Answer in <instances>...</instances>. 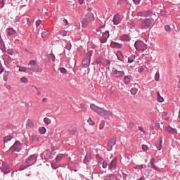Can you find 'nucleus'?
Returning <instances> with one entry per match:
<instances>
[{
  "label": "nucleus",
  "mask_w": 180,
  "mask_h": 180,
  "mask_svg": "<svg viewBox=\"0 0 180 180\" xmlns=\"http://www.w3.org/2000/svg\"><path fill=\"white\" fill-rule=\"evenodd\" d=\"M92 56V51H89L84 57V59L82 61V65L84 68L89 67L91 64V57Z\"/></svg>",
  "instance_id": "nucleus-4"
},
{
  "label": "nucleus",
  "mask_w": 180,
  "mask_h": 180,
  "mask_svg": "<svg viewBox=\"0 0 180 180\" xmlns=\"http://www.w3.org/2000/svg\"><path fill=\"white\" fill-rule=\"evenodd\" d=\"M134 127V122H129L128 124V129H133Z\"/></svg>",
  "instance_id": "nucleus-44"
},
{
  "label": "nucleus",
  "mask_w": 180,
  "mask_h": 180,
  "mask_svg": "<svg viewBox=\"0 0 180 180\" xmlns=\"http://www.w3.org/2000/svg\"><path fill=\"white\" fill-rule=\"evenodd\" d=\"M28 65H34V68L32 70L34 72H41V71H43V69L39 67V65H37L36 60H30L28 63Z\"/></svg>",
  "instance_id": "nucleus-6"
},
{
  "label": "nucleus",
  "mask_w": 180,
  "mask_h": 180,
  "mask_svg": "<svg viewBox=\"0 0 180 180\" xmlns=\"http://www.w3.org/2000/svg\"><path fill=\"white\" fill-rule=\"evenodd\" d=\"M27 167H30V165L29 164L25 163L24 165H22L20 167L19 170L23 171V169H26V168H27Z\"/></svg>",
  "instance_id": "nucleus-26"
},
{
  "label": "nucleus",
  "mask_w": 180,
  "mask_h": 180,
  "mask_svg": "<svg viewBox=\"0 0 180 180\" xmlns=\"http://www.w3.org/2000/svg\"><path fill=\"white\" fill-rule=\"evenodd\" d=\"M37 157L36 155H32L29 157L28 160L25 161V164H29V165H32V164H34L36 162Z\"/></svg>",
  "instance_id": "nucleus-9"
},
{
  "label": "nucleus",
  "mask_w": 180,
  "mask_h": 180,
  "mask_svg": "<svg viewBox=\"0 0 180 180\" xmlns=\"http://www.w3.org/2000/svg\"><path fill=\"white\" fill-rule=\"evenodd\" d=\"M47 36H49V31H46V32H43L41 33V37L43 39H44V37H47Z\"/></svg>",
  "instance_id": "nucleus-36"
},
{
  "label": "nucleus",
  "mask_w": 180,
  "mask_h": 180,
  "mask_svg": "<svg viewBox=\"0 0 180 180\" xmlns=\"http://www.w3.org/2000/svg\"><path fill=\"white\" fill-rule=\"evenodd\" d=\"M100 41L101 43H106V41H108V39L103 37V38L100 39Z\"/></svg>",
  "instance_id": "nucleus-49"
},
{
  "label": "nucleus",
  "mask_w": 180,
  "mask_h": 180,
  "mask_svg": "<svg viewBox=\"0 0 180 180\" xmlns=\"http://www.w3.org/2000/svg\"><path fill=\"white\" fill-rule=\"evenodd\" d=\"M80 108L83 112H86V108L85 107L84 103L80 104Z\"/></svg>",
  "instance_id": "nucleus-42"
},
{
  "label": "nucleus",
  "mask_w": 180,
  "mask_h": 180,
  "mask_svg": "<svg viewBox=\"0 0 180 180\" xmlns=\"http://www.w3.org/2000/svg\"><path fill=\"white\" fill-rule=\"evenodd\" d=\"M156 147L158 150H161V148H162V139H160L159 141V142L156 144Z\"/></svg>",
  "instance_id": "nucleus-23"
},
{
  "label": "nucleus",
  "mask_w": 180,
  "mask_h": 180,
  "mask_svg": "<svg viewBox=\"0 0 180 180\" xmlns=\"http://www.w3.org/2000/svg\"><path fill=\"white\" fill-rule=\"evenodd\" d=\"M40 25H41V20H38L36 21V27H39V26H40Z\"/></svg>",
  "instance_id": "nucleus-48"
},
{
  "label": "nucleus",
  "mask_w": 180,
  "mask_h": 180,
  "mask_svg": "<svg viewBox=\"0 0 180 180\" xmlns=\"http://www.w3.org/2000/svg\"><path fill=\"white\" fill-rule=\"evenodd\" d=\"M12 139H13V137L12 136H5L4 139V143H8V141H11V140H12Z\"/></svg>",
  "instance_id": "nucleus-28"
},
{
  "label": "nucleus",
  "mask_w": 180,
  "mask_h": 180,
  "mask_svg": "<svg viewBox=\"0 0 180 180\" xmlns=\"http://www.w3.org/2000/svg\"><path fill=\"white\" fill-rule=\"evenodd\" d=\"M151 23H153L152 19L146 18L141 21V29H148L151 26Z\"/></svg>",
  "instance_id": "nucleus-5"
},
{
  "label": "nucleus",
  "mask_w": 180,
  "mask_h": 180,
  "mask_svg": "<svg viewBox=\"0 0 180 180\" xmlns=\"http://www.w3.org/2000/svg\"><path fill=\"white\" fill-rule=\"evenodd\" d=\"M39 131L40 134H46V127H40L39 129Z\"/></svg>",
  "instance_id": "nucleus-27"
},
{
  "label": "nucleus",
  "mask_w": 180,
  "mask_h": 180,
  "mask_svg": "<svg viewBox=\"0 0 180 180\" xmlns=\"http://www.w3.org/2000/svg\"><path fill=\"white\" fill-rule=\"evenodd\" d=\"M162 119L164 120H169V117H168V113L166 112H163L162 114Z\"/></svg>",
  "instance_id": "nucleus-22"
},
{
  "label": "nucleus",
  "mask_w": 180,
  "mask_h": 180,
  "mask_svg": "<svg viewBox=\"0 0 180 180\" xmlns=\"http://www.w3.org/2000/svg\"><path fill=\"white\" fill-rule=\"evenodd\" d=\"M66 49H67V50H71V44H68L66 45Z\"/></svg>",
  "instance_id": "nucleus-64"
},
{
  "label": "nucleus",
  "mask_w": 180,
  "mask_h": 180,
  "mask_svg": "<svg viewBox=\"0 0 180 180\" xmlns=\"http://www.w3.org/2000/svg\"><path fill=\"white\" fill-rule=\"evenodd\" d=\"M95 20V16H94V14L92 13H88L86 14L84 18L82 20V27L85 28L89 25V23H91V22H94Z\"/></svg>",
  "instance_id": "nucleus-2"
},
{
  "label": "nucleus",
  "mask_w": 180,
  "mask_h": 180,
  "mask_svg": "<svg viewBox=\"0 0 180 180\" xmlns=\"http://www.w3.org/2000/svg\"><path fill=\"white\" fill-rule=\"evenodd\" d=\"M63 158H64V155L63 154H59L56 157V160L57 161H61V160H63Z\"/></svg>",
  "instance_id": "nucleus-32"
},
{
  "label": "nucleus",
  "mask_w": 180,
  "mask_h": 180,
  "mask_svg": "<svg viewBox=\"0 0 180 180\" xmlns=\"http://www.w3.org/2000/svg\"><path fill=\"white\" fill-rule=\"evenodd\" d=\"M34 88H35V89H36V91L37 92V95L40 96L41 94V91H40V89H39V88H37L36 86H34Z\"/></svg>",
  "instance_id": "nucleus-55"
},
{
  "label": "nucleus",
  "mask_w": 180,
  "mask_h": 180,
  "mask_svg": "<svg viewBox=\"0 0 180 180\" xmlns=\"http://www.w3.org/2000/svg\"><path fill=\"white\" fill-rule=\"evenodd\" d=\"M27 70V68H26V67L20 66L18 71H20V72H26Z\"/></svg>",
  "instance_id": "nucleus-29"
},
{
  "label": "nucleus",
  "mask_w": 180,
  "mask_h": 180,
  "mask_svg": "<svg viewBox=\"0 0 180 180\" xmlns=\"http://www.w3.org/2000/svg\"><path fill=\"white\" fill-rule=\"evenodd\" d=\"M165 131H168V133H171L172 134H174V133H176V129H173L169 126L165 128Z\"/></svg>",
  "instance_id": "nucleus-17"
},
{
  "label": "nucleus",
  "mask_w": 180,
  "mask_h": 180,
  "mask_svg": "<svg viewBox=\"0 0 180 180\" xmlns=\"http://www.w3.org/2000/svg\"><path fill=\"white\" fill-rule=\"evenodd\" d=\"M103 37H104L105 39H109V31H105L103 34Z\"/></svg>",
  "instance_id": "nucleus-34"
},
{
  "label": "nucleus",
  "mask_w": 180,
  "mask_h": 180,
  "mask_svg": "<svg viewBox=\"0 0 180 180\" xmlns=\"http://www.w3.org/2000/svg\"><path fill=\"white\" fill-rule=\"evenodd\" d=\"M135 169H143V165H136L134 167Z\"/></svg>",
  "instance_id": "nucleus-57"
},
{
  "label": "nucleus",
  "mask_w": 180,
  "mask_h": 180,
  "mask_svg": "<svg viewBox=\"0 0 180 180\" xmlns=\"http://www.w3.org/2000/svg\"><path fill=\"white\" fill-rule=\"evenodd\" d=\"M27 124L28 127H34V124L33 123V122H32V120H28Z\"/></svg>",
  "instance_id": "nucleus-41"
},
{
  "label": "nucleus",
  "mask_w": 180,
  "mask_h": 180,
  "mask_svg": "<svg viewBox=\"0 0 180 180\" xmlns=\"http://www.w3.org/2000/svg\"><path fill=\"white\" fill-rule=\"evenodd\" d=\"M134 61V56H130L128 58V63H133Z\"/></svg>",
  "instance_id": "nucleus-46"
},
{
  "label": "nucleus",
  "mask_w": 180,
  "mask_h": 180,
  "mask_svg": "<svg viewBox=\"0 0 180 180\" xmlns=\"http://www.w3.org/2000/svg\"><path fill=\"white\" fill-rule=\"evenodd\" d=\"M114 25H119L120 23V16L119 14H116L112 20Z\"/></svg>",
  "instance_id": "nucleus-14"
},
{
  "label": "nucleus",
  "mask_w": 180,
  "mask_h": 180,
  "mask_svg": "<svg viewBox=\"0 0 180 180\" xmlns=\"http://www.w3.org/2000/svg\"><path fill=\"white\" fill-rule=\"evenodd\" d=\"M50 57H51L52 61H56V56H54V54L51 53L50 55Z\"/></svg>",
  "instance_id": "nucleus-60"
},
{
  "label": "nucleus",
  "mask_w": 180,
  "mask_h": 180,
  "mask_svg": "<svg viewBox=\"0 0 180 180\" xmlns=\"http://www.w3.org/2000/svg\"><path fill=\"white\" fill-rule=\"evenodd\" d=\"M6 33L8 34V36H13V34L16 33V31L13 30V28H8Z\"/></svg>",
  "instance_id": "nucleus-16"
},
{
  "label": "nucleus",
  "mask_w": 180,
  "mask_h": 180,
  "mask_svg": "<svg viewBox=\"0 0 180 180\" xmlns=\"http://www.w3.org/2000/svg\"><path fill=\"white\" fill-rule=\"evenodd\" d=\"M131 95H136V94H137V91L135 89H131Z\"/></svg>",
  "instance_id": "nucleus-54"
},
{
  "label": "nucleus",
  "mask_w": 180,
  "mask_h": 180,
  "mask_svg": "<svg viewBox=\"0 0 180 180\" xmlns=\"http://www.w3.org/2000/svg\"><path fill=\"white\" fill-rule=\"evenodd\" d=\"M158 101L160 103L164 102V98H162L161 95H160L159 92H158Z\"/></svg>",
  "instance_id": "nucleus-30"
},
{
  "label": "nucleus",
  "mask_w": 180,
  "mask_h": 180,
  "mask_svg": "<svg viewBox=\"0 0 180 180\" xmlns=\"http://www.w3.org/2000/svg\"><path fill=\"white\" fill-rule=\"evenodd\" d=\"M142 150L143 151H147V150H148V146H147L146 145H143Z\"/></svg>",
  "instance_id": "nucleus-52"
},
{
  "label": "nucleus",
  "mask_w": 180,
  "mask_h": 180,
  "mask_svg": "<svg viewBox=\"0 0 180 180\" xmlns=\"http://www.w3.org/2000/svg\"><path fill=\"white\" fill-rule=\"evenodd\" d=\"M87 122L91 126H94V124H95V122H94L91 118H89Z\"/></svg>",
  "instance_id": "nucleus-39"
},
{
  "label": "nucleus",
  "mask_w": 180,
  "mask_h": 180,
  "mask_svg": "<svg viewBox=\"0 0 180 180\" xmlns=\"http://www.w3.org/2000/svg\"><path fill=\"white\" fill-rule=\"evenodd\" d=\"M165 30H166V32H170L171 31V27H169V25H165Z\"/></svg>",
  "instance_id": "nucleus-50"
},
{
  "label": "nucleus",
  "mask_w": 180,
  "mask_h": 180,
  "mask_svg": "<svg viewBox=\"0 0 180 180\" xmlns=\"http://www.w3.org/2000/svg\"><path fill=\"white\" fill-rule=\"evenodd\" d=\"M90 108L91 110H94V112H96L97 115H99L100 116H112L113 114L110 111L105 110V109H103L102 108L92 103L90 105Z\"/></svg>",
  "instance_id": "nucleus-1"
},
{
  "label": "nucleus",
  "mask_w": 180,
  "mask_h": 180,
  "mask_svg": "<svg viewBox=\"0 0 180 180\" xmlns=\"http://www.w3.org/2000/svg\"><path fill=\"white\" fill-rule=\"evenodd\" d=\"M11 151H15L17 153H19V151L22 150V145L20 144V142L16 141L11 148Z\"/></svg>",
  "instance_id": "nucleus-7"
},
{
  "label": "nucleus",
  "mask_w": 180,
  "mask_h": 180,
  "mask_svg": "<svg viewBox=\"0 0 180 180\" xmlns=\"http://www.w3.org/2000/svg\"><path fill=\"white\" fill-rule=\"evenodd\" d=\"M106 180H115L116 179V176L115 174H110L106 176Z\"/></svg>",
  "instance_id": "nucleus-25"
},
{
  "label": "nucleus",
  "mask_w": 180,
  "mask_h": 180,
  "mask_svg": "<svg viewBox=\"0 0 180 180\" xmlns=\"http://www.w3.org/2000/svg\"><path fill=\"white\" fill-rule=\"evenodd\" d=\"M117 162V158H115L109 165L110 169H116V164Z\"/></svg>",
  "instance_id": "nucleus-12"
},
{
  "label": "nucleus",
  "mask_w": 180,
  "mask_h": 180,
  "mask_svg": "<svg viewBox=\"0 0 180 180\" xmlns=\"http://www.w3.org/2000/svg\"><path fill=\"white\" fill-rule=\"evenodd\" d=\"M110 46H111V47L115 48V49H120L122 47V44H120L117 42H111Z\"/></svg>",
  "instance_id": "nucleus-19"
},
{
  "label": "nucleus",
  "mask_w": 180,
  "mask_h": 180,
  "mask_svg": "<svg viewBox=\"0 0 180 180\" xmlns=\"http://www.w3.org/2000/svg\"><path fill=\"white\" fill-rule=\"evenodd\" d=\"M28 70L33 71V70H34V65H28Z\"/></svg>",
  "instance_id": "nucleus-58"
},
{
  "label": "nucleus",
  "mask_w": 180,
  "mask_h": 180,
  "mask_svg": "<svg viewBox=\"0 0 180 180\" xmlns=\"http://www.w3.org/2000/svg\"><path fill=\"white\" fill-rule=\"evenodd\" d=\"M0 169L2 171V172H4V174H9V172H11L9 170V166L6 165V163L3 164L0 167Z\"/></svg>",
  "instance_id": "nucleus-11"
},
{
  "label": "nucleus",
  "mask_w": 180,
  "mask_h": 180,
  "mask_svg": "<svg viewBox=\"0 0 180 180\" xmlns=\"http://www.w3.org/2000/svg\"><path fill=\"white\" fill-rule=\"evenodd\" d=\"M150 167H151V168H153L155 171H158V167L157 166H155V165L152 164V165H150Z\"/></svg>",
  "instance_id": "nucleus-53"
},
{
  "label": "nucleus",
  "mask_w": 180,
  "mask_h": 180,
  "mask_svg": "<svg viewBox=\"0 0 180 180\" xmlns=\"http://www.w3.org/2000/svg\"><path fill=\"white\" fill-rule=\"evenodd\" d=\"M68 133H69V134H72V135L75 134V133H77V128H70V129H68Z\"/></svg>",
  "instance_id": "nucleus-21"
},
{
  "label": "nucleus",
  "mask_w": 180,
  "mask_h": 180,
  "mask_svg": "<svg viewBox=\"0 0 180 180\" xmlns=\"http://www.w3.org/2000/svg\"><path fill=\"white\" fill-rule=\"evenodd\" d=\"M124 84H129V82H130V78L127 76H125L124 77Z\"/></svg>",
  "instance_id": "nucleus-38"
},
{
  "label": "nucleus",
  "mask_w": 180,
  "mask_h": 180,
  "mask_svg": "<svg viewBox=\"0 0 180 180\" xmlns=\"http://www.w3.org/2000/svg\"><path fill=\"white\" fill-rule=\"evenodd\" d=\"M101 162H103V168H106V167H108V162H105L104 160Z\"/></svg>",
  "instance_id": "nucleus-61"
},
{
  "label": "nucleus",
  "mask_w": 180,
  "mask_h": 180,
  "mask_svg": "<svg viewBox=\"0 0 180 180\" xmlns=\"http://www.w3.org/2000/svg\"><path fill=\"white\" fill-rule=\"evenodd\" d=\"M153 12L151 11H140L137 13V16H142L143 18H147L148 16H152Z\"/></svg>",
  "instance_id": "nucleus-8"
},
{
  "label": "nucleus",
  "mask_w": 180,
  "mask_h": 180,
  "mask_svg": "<svg viewBox=\"0 0 180 180\" xmlns=\"http://www.w3.org/2000/svg\"><path fill=\"white\" fill-rule=\"evenodd\" d=\"M7 53H8V54H10L11 56H12L13 54L14 51L12 49H8L7 51Z\"/></svg>",
  "instance_id": "nucleus-59"
},
{
  "label": "nucleus",
  "mask_w": 180,
  "mask_h": 180,
  "mask_svg": "<svg viewBox=\"0 0 180 180\" xmlns=\"http://www.w3.org/2000/svg\"><path fill=\"white\" fill-rule=\"evenodd\" d=\"M140 1L141 0H133V2L135 5H139V4H140Z\"/></svg>",
  "instance_id": "nucleus-62"
},
{
  "label": "nucleus",
  "mask_w": 180,
  "mask_h": 180,
  "mask_svg": "<svg viewBox=\"0 0 180 180\" xmlns=\"http://www.w3.org/2000/svg\"><path fill=\"white\" fill-rule=\"evenodd\" d=\"M20 81L21 82H22L23 84H27L28 82V80H27V78L23 77H21L20 78Z\"/></svg>",
  "instance_id": "nucleus-35"
},
{
  "label": "nucleus",
  "mask_w": 180,
  "mask_h": 180,
  "mask_svg": "<svg viewBox=\"0 0 180 180\" xmlns=\"http://www.w3.org/2000/svg\"><path fill=\"white\" fill-rule=\"evenodd\" d=\"M91 158H92V155L91 154V153H87L84 160V164H88V162L91 161Z\"/></svg>",
  "instance_id": "nucleus-13"
},
{
  "label": "nucleus",
  "mask_w": 180,
  "mask_h": 180,
  "mask_svg": "<svg viewBox=\"0 0 180 180\" xmlns=\"http://www.w3.org/2000/svg\"><path fill=\"white\" fill-rule=\"evenodd\" d=\"M117 57L118 60L122 61V60H123V53H122L121 51H117Z\"/></svg>",
  "instance_id": "nucleus-24"
},
{
  "label": "nucleus",
  "mask_w": 180,
  "mask_h": 180,
  "mask_svg": "<svg viewBox=\"0 0 180 180\" xmlns=\"http://www.w3.org/2000/svg\"><path fill=\"white\" fill-rule=\"evenodd\" d=\"M32 141H39V136L37 135H32Z\"/></svg>",
  "instance_id": "nucleus-33"
},
{
  "label": "nucleus",
  "mask_w": 180,
  "mask_h": 180,
  "mask_svg": "<svg viewBox=\"0 0 180 180\" xmlns=\"http://www.w3.org/2000/svg\"><path fill=\"white\" fill-rule=\"evenodd\" d=\"M44 122L45 123V124L46 126H49V124H50L51 122H50V119L47 118V117H44Z\"/></svg>",
  "instance_id": "nucleus-31"
},
{
  "label": "nucleus",
  "mask_w": 180,
  "mask_h": 180,
  "mask_svg": "<svg viewBox=\"0 0 180 180\" xmlns=\"http://www.w3.org/2000/svg\"><path fill=\"white\" fill-rule=\"evenodd\" d=\"M122 41H130V37L127 34H124L120 37Z\"/></svg>",
  "instance_id": "nucleus-18"
},
{
  "label": "nucleus",
  "mask_w": 180,
  "mask_h": 180,
  "mask_svg": "<svg viewBox=\"0 0 180 180\" xmlns=\"http://www.w3.org/2000/svg\"><path fill=\"white\" fill-rule=\"evenodd\" d=\"M60 71L62 72V74H67V70L64 68H60Z\"/></svg>",
  "instance_id": "nucleus-47"
},
{
  "label": "nucleus",
  "mask_w": 180,
  "mask_h": 180,
  "mask_svg": "<svg viewBox=\"0 0 180 180\" xmlns=\"http://www.w3.org/2000/svg\"><path fill=\"white\" fill-rule=\"evenodd\" d=\"M113 146H116V138H111L108 143V149L112 150L113 148Z\"/></svg>",
  "instance_id": "nucleus-10"
},
{
  "label": "nucleus",
  "mask_w": 180,
  "mask_h": 180,
  "mask_svg": "<svg viewBox=\"0 0 180 180\" xmlns=\"http://www.w3.org/2000/svg\"><path fill=\"white\" fill-rule=\"evenodd\" d=\"M139 129L140 131L146 134V131L144 130V129L142 127H139Z\"/></svg>",
  "instance_id": "nucleus-63"
},
{
  "label": "nucleus",
  "mask_w": 180,
  "mask_h": 180,
  "mask_svg": "<svg viewBox=\"0 0 180 180\" xmlns=\"http://www.w3.org/2000/svg\"><path fill=\"white\" fill-rule=\"evenodd\" d=\"M103 64H104L105 65H108L110 64V61L109 60H105L103 62Z\"/></svg>",
  "instance_id": "nucleus-56"
},
{
  "label": "nucleus",
  "mask_w": 180,
  "mask_h": 180,
  "mask_svg": "<svg viewBox=\"0 0 180 180\" xmlns=\"http://www.w3.org/2000/svg\"><path fill=\"white\" fill-rule=\"evenodd\" d=\"M155 79L156 81H160V72H156L155 75Z\"/></svg>",
  "instance_id": "nucleus-40"
},
{
  "label": "nucleus",
  "mask_w": 180,
  "mask_h": 180,
  "mask_svg": "<svg viewBox=\"0 0 180 180\" xmlns=\"http://www.w3.org/2000/svg\"><path fill=\"white\" fill-rule=\"evenodd\" d=\"M43 155H44L45 160H49V158H50V157H51V154L50 153L49 151L44 152Z\"/></svg>",
  "instance_id": "nucleus-20"
},
{
  "label": "nucleus",
  "mask_w": 180,
  "mask_h": 180,
  "mask_svg": "<svg viewBox=\"0 0 180 180\" xmlns=\"http://www.w3.org/2000/svg\"><path fill=\"white\" fill-rule=\"evenodd\" d=\"M134 47L137 51H146L147 50V44L143 41H136L134 44Z\"/></svg>",
  "instance_id": "nucleus-3"
},
{
  "label": "nucleus",
  "mask_w": 180,
  "mask_h": 180,
  "mask_svg": "<svg viewBox=\"0 0 180 180\" xmlns=\"http://www.w3.org/2000/svg\"><path fill=\"white\" fill-rule=\"evenodd\" d=\"M96 159L98 160V161H99V162H103V158L100 157L99 155H96Z\"/></svg>",
  "instance_id": "nucleus-45"
},
{
  "label": "nucleus",
  "mask_w": 180,
  "mask_h": 180,
  "mask_svg": "<svg viewBox=\"0 0 180 180\" xmlns=\"http://www.w3.org/2000/svg\"><path fill=\"white\" fill-rule=\"evenodd\" d=\"M113 74L115 77H123L124 75V72L119 70H113Z\"/></svg>",
  "instance_id": "nucleus-15"
},
{
  "label": "nucleus",
  "mask_w": 180,
  "mask_h": 180,
  "mask_svg": "<svg viewBox=\"0 0 180 180\" xmlns=\"http://www.w3.org/2000/svg\"><path fill=\"white\" fill-rule=\"evenodd\" d=\"M96 62L97 63V64H101V63H102V58H97Z\"/></svg>",
  "instance_id": "nucleus-51"
},
{
  "label": "nucleus",
  "mask_w": 180,
  "mask_h": 180,
  "mask_svg": "<svg viewBox=\"0 0 180 180\" xmlns=\"http://www.w3.org/2000/svg\"><path fill=\"white\" fill-rule=\"evenodd\" d=\"M59 34H60V36H66L67 35V31H65V30L60 31Z\"/></svg>",
  "instance_id": "nucleus-43"
},
{
  "label": "nucleus",
  "mask_w": 180,
  "mask_h": 180,
  "mask_svg": "<svg viewBox=\"0 0 180 180\" xmlns=\"http://www.w3.org/2000/svg\"><path fill=\"white\" fill-rule=\"evenodd\" d=\"M0 47L1 49H4L5 47V44H4V41L2 40L1 35H0Z\"/></svg>",
  "instance_id": "nucleus-37"
}]
</instances>
